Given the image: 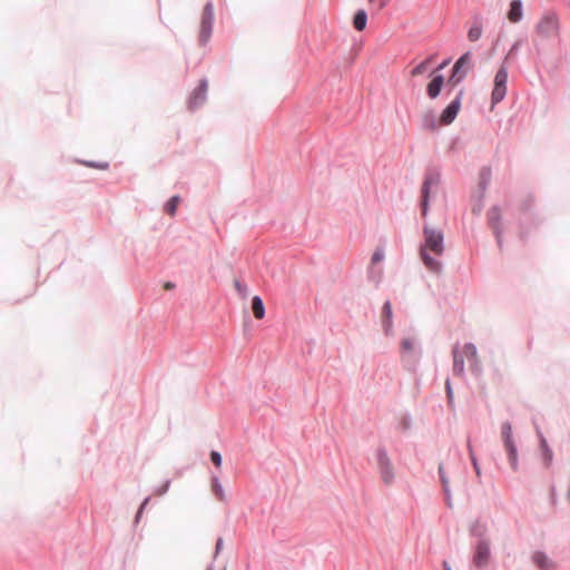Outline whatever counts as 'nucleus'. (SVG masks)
<instances>
[{
	"instance_id": "nucleus-24",
	"label": "nucleus",
	"mask_w": 570,
	"mask_h": 570,
	"mask_svg": "<svg viewBox=\"0 0 570 570\" xmlns=\"http://www.w3.org/2000/svg\"><path fill=\"white\" fill-rule=\"evenodd\" d=\"M482 35V26L480 23H474L468 31V39L472 42L479 40Z\"/></svg>"
},
{
	"instance_id": "nucleus-13",
	"label": "nucleus",
	"mask_w": 570,
	"mask_h": 570,
	"mask_svg": "<svg viewBox=\"0 0 570 570\" xmlns=\"http://www.w3.org/2000/svg\"><path fill=\"white\" fill-rule=\"evenodd\" d=\"M523 17L522 2L520 0H513L510 3L508 11V19L512 23L519 22Z\"/></svg>"
},
{
	"instance_id": "nucleus-15",
	"label": "nucleus",
	"mask_w": 570,
	"mask_h": 570,
	"mask_svg": "<svg viewBox=\"0 0 570 570\" xmlns=\"http://www.w3.org/2000/svg\"><path fill=\"white\" fill-rule=\"evenodd\" d=\"M504 449L508 454L510 466L513 471L518 470V451L514 441L509 443H503Z\"/></svg>"
},
{
	"instance_id": "nucleus-29",
	"label": "nucleus",
	"mask_w": 570,
	"mask_h": 570,
	"mask_svg": "<svg viewBox=\"0 0 570 570\" xmlns=\"http://www.w3.org/2000/svg\"><path fill=\"white\" fill-rule=\"evenodd\" d=\"M210 460L217 468L222 465V455L217 451L210 452Z\"/></svg>"
},
{
	"instance_id": "nucleus-10",
	"label": "nucleus",
	"mask_w": 570,
	"mask_h": 570,
	"mask_svg": "<svg viewBox=\"0 0 570 570\" xmlns=\"http://www.w3.org/2000/svg\"><path fill=\"white\" fill-rule=\"evenodd\" d=\"M532 561L540 570H554L557 567L556 562L541 551H535L532 554Z\"/></svg>"
},
{
	"instance_id": "nucleus-18",
	"label": "nucleus",
	"mask_w": 570,
	"mask_h": 570,
	"mask_svg": "<svg viewBox=\"0 0 570 570\" xmlns=\"http://www.w3.org/2000/svg\"><path fill=\"white\" fill-rule=\"evenodd\" d=\"M212 491L217 500L225 501L226 494L217 476L212 478Z\"/></svg>"
},
{
	"instance_id": "nucleus-20",
	"label": "nucleus",
	"mask_w": 570,
	"mask_h": 570,
	"mask_svg": "<svg viewBox=\"0 0 570 570\" xmlns=\"http://www.w3.org/2000/svg\"><path fill=\"white\" fill-rule=\"evenodd\" d=\"M366 13L363 10H360L355 13L353 24L354 28L358 31H362L366 27Z\"/></svg>"
},
{
	"instance_id": "nucleus-22",
	"label": "nucleus",
	"mask_w": 570,
	"mask_h": 570,
	"mask_svg": "<svg viewBox=\"0 0 570 570\" xmlns=\"http://www.w3.org/2000/svg\"><path fill=\"white\" fill-rule=\"evenodd\" d=\"M500 218H501V213H500L499 208L493 207L489 210L488 219H489V224L491 225V227L493 229H498Z\"/></svg>"
},
{
	"instance_id": "nucleus-26",
	"label": "nucleus",
	"mask_w": 570,
	"mask_h": 570,
	"mask_svg": "<svg viewBox=\"0 0 570 570\" xmlns=\"http://www.w3.org/2000/svg\"><path fill=\"white\" fill-rule=\"evenodd\" d=\"M430 63H431L430 59H426V60L422 61L421 63H419L416 67H414L411 70V76L412 77H417V76L424 73L428 70Z\"/></svg>"
},
{
	"instance_id": "nucleus-28",
	"label": "nucleus",
	"mask_w": 570,
	"mask_h": 570,
	"mask_svg": "<svg viewBox=\"0 0 570 570\" xmlns=\"http://www.w3.org/2000/svg\"><path fill=\"white\" fill-rule=\"evenodd\" d=\"M469 452H470V456H471V461H472L473 468L475 470V474L480 478L481 470H480V466L478 464L476 458L474 456L473 451H472L470 445H469Z\"/></svg>"
},
{
	"instance_id": "nucleus-7",
	"label": "nucleus",
	"mask_w": 570,
	"mask_h": 570,
	"mask_svg": "<svg viewBox=\"0 0 570 570\" xmlns=\"http://www.w3.org/2000/svg\"><path fill=\"white\" fill-rule=\"evenodd\" d=\"M440 181V176L438 174H430L425 177V180L422 185V216H426L429 209V197L430 190L433 186H436Z\"/></svg>"
},
{
	"instance_id": "nucleus-17",
	"label": "nucleus",
	"mask_w": 570,
	"mask_h": 570,
	"mask_svg": "<svg viewBox=\"0 0 570 570\" xmlns=\"http://www.w3.org/2000/svg\"><path fill=\"white\" fill-rule=\"evenodd\" d=\"M540 446L542 450V458H543L544 464L547 466H549L552 462L553 453H552L551 449L548 446L547 440L542 435H540Z\"/></svg>"
},
{
	"instance_id": "nucleus-21",
	"label": "nucleus",
	"mask_w": 570,
	"mask_h": 570,
	"mask_svg": "<svg viewBox=\"0 0 570 570\" xmlns=\"http://www.w3.org/2000/svg\"><path fill=\"white\" fill-rule=\"evenodd\" d=\"M414 341L410 337L403 338L401 342L402 358H406L414 351Z\"/></svg>"
},
{
	"instance_id": "nucleus-16",
	"label": "nucleus",
	"mask_w": 570,
	"mask_h": 570,
	"mask_svg": "<svg viewBox=\"0 0 570 570\" xmlns=\"http://www.w3.org/2000/svg\"><path fill=\"white\" fill-rule=\"evenodd\" d=\"M253 314L257 320H262L265 316V307L259 296H254L252 299Z\"/></svg>"
},
{
	"instance_id": "nucleus-14",
	"label": "nucleus",
	"mask_w": 570,
	"mask_h": 570,
	"mask_svg": "<svg viewBox=\"0 0 570 570\" xmlns=\"http://www.w3.org/2000/svg\"><path fill=\"white\" fill-rule=\"evenodd\" d=\"M444 83V78L441 75L433 77V79L429 82L426 91L428 96L432 99L436 98L442 89Z\"/></svg>"
},
{
	"instance_id": "nucleus-34",
	"label": "nucleus",
	"mask_w": 570,
	"mask_h": 570,
	"mask_svg": "<svg viewBox=\"0 0 570 570\" xmlns=\"http://www.w3.org/2000/svg\"><path fill=\"white\" fill-rule=\"evenodd\" d=\"M443 566H444L445 570H451V568L449 567L448 562H444Z\"/></svg>"
},
{
	"instance_id": "nucleus-36",
	"label": "nucleus",
	"mask_w": 570,
	"mask_h": 570,
	"mask_svg": "<svg viewBox=\"0 0 570 570\" xmlns=\"http://www.w3.org/2000/svg\"><path fill=\"white\" fill-rule=\"evenodd\" d=\"M441 479H442L443 484L445 485L446 481H445L444 476L441 475Z\"/></svg>"
},
{
	"instance_id": "nucleus-31",
	"label": "nucleus",
	"mask_w": 570,
	"mask_h": 570,
	"mask_svg": "<svg viewBox=\"0 0 570 570\" xmlns=\"http://www.w3.org/2000/svg\"><path fill=\"white\" fill-rule=\"evenodd\" d=\"M445 386H446V394H448V397H449V402L452 403V401H453V392H452V387H451V384H450V380H446Z\"/></svg>"
},
{
	"instance_id": "nucleus-11",
	"label": "nucleus",
	"mask_w": 570,
	"mask_h": 570,
	"mask_svg": "<svg viewBox=\"0 0 570 570\" xmlns=\"http://www.w3.org/2000/svg\"><path fill=\"white\" fill-rule=\"evenodd\" d=\"M460 107H461V102H460V98L458 97L443 110V112L441 115V122L444 125L451 124L455 119V117L460 110Z\"/></svg>"
},
{
	"instance_id": "nucleus-1",
	"label": "nucleus",
	"mask_w": 570,
	"mask_h": 570,
	"mask_svg": "<svg viewBox=\"0 0 570 570\" xmlns=\"http://www.w3.org/2000/svg\"><path fill=\"white\" fill-rule=\"evenodd\" d=\"M424 244L421 247V258L424 265L432 272L441 271L440 257L444 252L443 234L440 229L424 227Z\"/></svg>"
},
{
	"instance_id": "nucleus-2",
	"label": "nucleus",
	"mask_w": 570,
	"mask_h": 570,
	"mask_svg": "<svg viewBox=\"0 0 570 570\" xmlns=\"http://www.w3.org/2000/svg\"><path fill=\"white\" fill-rule=\"evenodd\" d=\"M468 360L470 368L474 372L480 371V361L476 348L473 344L466 343L461 348H453V372L455 375L464 373V360Z\"/></svg>"
},
{
	"instance_id": "nucleus-30",
	"label": "nucleus",
	"mask_w": 570,
	"mask_h": 570,
	"mask_svg": "<svg viewBox=\"0 0 570 570\" xmlns=\"http://www.w3.org/2000/svg\"><path fill=\"white\" fill-rule=\"evenodd\" d=\"M384 258V252L380 248H377L372 256V263H379Z\"/></svg>"
},
{
	"instance_id": "nucleus-25",
	"label": "nucleus",
	"mask_w": 570,
	"mask_h": 570,
	"mask_svg": "<svg viewBox=\"0 0 570 570\" xmlns=\"http://www.w3.org/2000/svg\"><path fill=\"white\" fill-rule=\"evenodd\" d=\"M501 436H502L503 443L513 442V439H512V428H511L510 423L505 422V423L502 424V426H501Z\"/></svg>"
},
{
	"instance_id": "nucleus-6",
	"label": "nucleus",
	"mask_w": 570,
	"mask_h": 570,
	"mask_svg": "<svg viewBox=\"0 0 570 570\" xmlns=\"http://www.w3.org/2000/svg\"><path fill=\"white\" fill-rule=\"evenodd\" d=\"M213 4L207 3L204 7L203 14H202V21H200V32H199V40L202 43L207 42V40L210 37L212 33V24H213Z\"/></svg>"
},
{
	"instance_id": "nucleus-27",
	"label": "nucleus",
	"mask_w": 570,
	"mask_h": 570,
	"mask_svg": "<svg viewBox=\"0 0 570 570\" xmlns=\"http://www.w3.org/2000/svg\"><path fill=\"white\" fill-rule=\"evenodd\" d=\"M234 286H235L236 291L239 293V295H242L243 297L247 296L248 288L245 284H243L242 282L236 279L234 282Z\"/></svg>"
},
{
	"instance_id": "nucleus-4",
	"label": "nucleus",
	"mask_w": 570,
	"mask_h": 570,
	"mask_svg": "<svg viewBox=\"0 0 570 570\" xmlns=\"http://www.w3.org/2000/svg\"><path fill=\"white\" fill-rule=\"evenodd\" d=\"M377 469L383 483L392 485L395 480V470L385 449H379L375 453Z\"/></svg>"
},
{
	"instance_id": "nucleus-33",
	"label": "nucleus",
	"mask_w": 570,
	"mask_h": 570,
	"mask_svg": "<svg viewBox=\"0 0 570 570\" xmlns=\"http://www.w3.org/2000/svg\"><path fill=\"white\" fill-rule=\"evenodd\" d=\"M97 168H100V169H107L108 165L107 164H104V165H99V166H96Z\"/></svg>"
},
{
	"instance_id": "nucleus-5",
	"label": "nucleus",
	"mask_w": 570,
	"mask_h": 570,
	"mask_svg": "<svg viewBox=\"0 0 570 570\" xmlns=\"http://www.w3.org/2000/svg\"><path fill=\"white\" fill-rule=\"evenodd\" d=\"M507 81L508 70L505 67H501L494 77V88L491 97L493 105L500 102L505 97Z\"/></svg>"
},
{
	"instance_id": "nucleus-35",
	"label": "nucleus",
	"mask_w": 570,
	"mask_h": 570,
	"mask_svg": "<svg viewBox=\"0 0 570 570\" xmlns=\"http://www.w3.org/2000/svg\"><path fill=\"white\" fill-rule=\"evenodd\" d=\"M222 540L219 539L218 542H217V548H222Z\"/></svg>"
},
{
	"instance_id": "nucleus-32",
	"label": "nucleus",
	"mask_w": 570,
	"mask_h": 570,
	"mask_svg": "<svg viewBox=\"0 0 570 570\" xmlns=\"http://www.w3.org/2000/svg\"><path fill=\"white\" fill-rule=\"evenodd\" d=\"M174 287H175V284H174V283H171V282H166V283L164 284V288H165L166 291L173 289Z\"/></svg>"
},
{
	"instance_id": "nucleus-19",
	"label": "nucleus",
	"mask_w": 570,
	"mask_h": 570,
	"mask_svg": "<svg viewBox=\"0 0 570 570\" xmlns=\"http://www.w3.org/2000/svg\"><path fill=\"white\" fill-rule=\"evenodd\" d=\"M382 315H383V325L385 327V331L387 332L392 326V322H391L392 306H391L390 302H385V304L383 306Z\"/></svg>"
},
{
	"instance_id": "nucleus-3",
	"label": "nucleus",
	"mask_w": 570,
	"mask_h": 570,
	"mask_svg": "<svg viewBox=\"0 0 570 570\" xmlns=\"http://www.w3.org/2000/svg\"><path fill=\"white\" fill-rule=\"evenodd\" d=\"M560 33L559 18L556 13L549 12L542 16L534 27V36L539 40L558 38Z\"/></svg>"
},
{
	"instance_id": "nucleus-9",
	"label": "nucleus",
	"mask_w": 570,
	"mask_h": 570,
	"mask_svg": "<svg viewBox=\"0 0 570 570\" xmlns=\"http://www.w3.org/2000/svg\"><path fill=\"white\" fill-rule=\"evenodd\" d=\"M490 559V546L485 541H480L475 548V553L473 556V563L478 568H483Z\"/></svg>"
},
{
	"instance_id": "nucleus-12",
	"label": "nucleus",
	"mask_w": 570,
	"mask_h": 570,
	"mask_svg": "<svg viewBox=\"0 0 570 570\" xmlns=\"http://www.w3.org/2000/svg\"><path fill=\"white\" fill-rule=\"evenodd\" d=\"M470 62H471V53L470 52H465L455 62V65L453 67V75L451 76L450 80L453 81L454 83L459 82L462 79V77L464 76V73L458 76L460 70H461V68L464 67V66H469Z\"/></svg>"
},
{
	"instance_id": "nucleus-8",
	"label": "nucleus",
	"mask_w": 570,
	"mask_h": 570,
	"mask_svg": "<svg viewBox=\"0 0 570 570\" xmlns=\"http://www.w3.org/2000/svg\"><path fill=\"white\" fill-rule=\"evenodd\" d=\"M207 89H208L207 81L202 80L199 82L198 87L193 91V94L188 100V106L190 109H196L203 105V102L206 99Z\"/></svg>"
},
{
	"instance_id": "nucleus-23",
	"label": "nucleus",
	"mask_w": 570,
	"mask_h": 570,
	"mask_svg": "<svg viewBox=\"0 0 570 570\" xmlns=\"http://www.w3.org/2000/svg\"><path fill=\"white\" fill-rule=\"evenodd\" d=\"M180 203L179 196H173L165 205V212L169 216H174L176 214L177 207Z\"/></svg>"
}]
</instances>
